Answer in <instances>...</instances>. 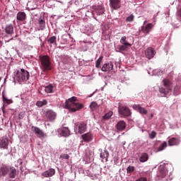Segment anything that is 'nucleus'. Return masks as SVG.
I'll list each match as a JSON object with an SVG mask.
<instances>
[{
	"label": "nucleus",
	"instance_id": "1",
	"mask_svg": "<svg viewBox=\"0 0 181 181\" xmlns=\"http://www.w3.org/2000/svg\"><path fill=\"white\" fill-rule=\"evenodd\" d=\"M77 97L73 96L65 101L64 108L69 110V112H76V111H80L82 108H84V105L76 102Z\"/></svg>",
	"mask_w": 181,
	"mask_h": 181
},
{
	"label": "nucleus",
	"instance_id": "2",
	"mask_svg": "<svg viewBox=\"0 0 181 181\" xmlns=\"http://www.w3.org/2000/svg\"><path fill=\"white\" fill-rule=\"evenodd\" d=\"M30 77L29 71L25 69L17 71L14 77L15 81H18L19 84H25Z\"/></svg>",
	"mask_w": 181,
	"mask_h": 181
},
{
	"label": "nucleus",
	"instance_id": "3",
	"mask_svg": "<svg viewBox=\"0 0 181 181\" xmlns=\"http://www.w3.org/2000/svg\"><path fill=\"white\" fill-rule=\"evenodd\" d=\"M172 90V82L169 79H163L161 87L159 88V93L161 97H166Z\"/></svg>",
	"mask_w": 181,
	"mask_h": 181
},
{
	"label": "nucleus",
	"instance_id": "4",
	"mask_svg": "<svg viewBox=\"0 0 181 181\" xmlns=\"http://www.w3.org/2000/svg\"><path fill=\"white\" fill-rule=\"evenodd\" d=\"M39 59L44 71H47L52 69V67L50 66V57L48 55H40Z\"/></svg>",
	"mask_w": 181,
	"mask_h": 181
},
{
	"label": "nucleus",
	"instance_id": "5",
	"mask_svg": "<svg viewBox=\"0 0 181 181\" xmlns=\"http://www.w3.org/2000/svg\"><path fill=\"white\" fill-rule=\"evenodd\" d=\"M119 42L122 45H117L116 52H125L128 47L132 46V45L127 40L126 36L122 37Z\"/></svg>",
	"mask_w": 181,
	"mask_h": 181
},
{
	"label": "nucleus",
	"instance_id": "6",
	"mask_svg": "<svg viewBox=\"0 0 181 181\" xmlns=\"http://www.w3.org/2000/svg\"><path fill=\"white\" fill-rule=\"evenodd\" d=\"M155 25H156V23H150L146 24V25H143L139 29V32L140 33L141 32L144 35H149L151 32H152L153 28H155Z\"/></svg>",
	"mask_w": 181,
	"mask_h": 181
},
{
	"label": "nucleus",
	"instance_id": "7",
	"mask_svg": "<svg viewBox=\"0 0 181 181\" xmlns=\"http://www.w3.org/2000/svg\"><path fill=\"white\" fill-rule=\"evenodd\" d=\"M87 129V125L84 122L78 123L74 127L76 134H84Z\"/></svg>",
	"mask_w": 181,
	"mask_h": 181
},
{
	"label": "nucleus",
	"instance_id": "8",
	"mask_svg": "<svg viewBox=\"0 0 181 181\" xmlns=\"http://www.w3.org/2000/svg\"><path fill=\"white\" fill-rule=\"evenodd\" d=\"M4 32L6 34V36H12L15 32V26L13 24H6L4 29Z\"/></svg>",
	"mask_w": 181,
	"mask_h": 181
},
{
	"label": "nucleus",
	"instance_id": "9",
	"mask_svg": "<svg viewBox=\"0 0 181 181\" xmlns=\"http://www.w3.org/2000/svg\"><path fill=\"white\" fill-rule=\"evenodd\" d=\"M118 112L120 115L124 117H129L131 115V110L128 107L126 106H119L118 107Z\"/></svg>",
	"mask_w": 181,
	"mask_h": 181
},
{
	"label": "nucleus",
	"instance_id": "10",
	"mask_svg": "<svg viewBox=\"0 0 181 181\" xmlns=\"http://www.w3.org/2000/svg\"><path fill=\"white\" fill-rule=\"evenodd\" d=\"M112 70H114V64L112 62L105 63L101 67V71L105 73H110V71H112Z\"/></svg>",
	"mask_w": 181,
	"mask_h": 181
},
{
	"label": "nucleus",
	"instance_id": "11",
	"mask_svg": "<svg viewBox=\"0 0 181 181\" xmlns=\"http://www.w3.org/2000/svg\"><path fill=\"white\" fill-rule=\"evenodd\" d=\"M132 108L133 110H135V111L139 112L141 115H146L148 114L146 109L145 107H142L141 105L134 104L132 105Z\"/></svg>",
	"mask_w": 181,
	"mask_h": 181
},
{
	"label": "nucleus",
	"instance_id": "12",
	"mask_svg": "<svg viewBox=\"0 0 181 181\" xmlns=\"http://www.w3.org/2000/svg\"><path fill=\"white\" fill-rule=\"evenodd\" d=\"M145 54L147 59L151 60V59H153L155 57V54H156V51L151 47H148L145 51Z\"/></svg>",
	"mask_w": 181,
	"mask_h": 181
},
{
	"label": "nucleus",
	"instance_id": "13",
	"mask_svg": "<svg viewBox=\"0 0 181 181\" xmlns=\"http://www.w3.org/2000/svg\"><path fill=\"white\" fill-rule=\"evenodd\" d=\"M110 8L117 11L121 8V0H110L109 4Z\"/></svg>",
	"mask_w": 181,
	"mask_h": 181
},
{
	"label": "nucleus",
	"instance_id": "14",
	"mask_svg": "<svg viewBox=\"0 0 181 181\" xmlns=\"http://www.w3.org/2000/svg\"><path fill=\"white\" fill-rule=\"evenodd\" d=\"M57 132L59 134L60 136H70V135H71L70 129H69V127L58 129Z\"/></svg>",
	"mask_w": 181,
	"mask_h": 181
},
{
	"label": "nucleus",
	"instance_id": "15",
	"mask_svg": "<svg viewBox=\"0 0 181 181\" xmlns=\"http://www.w3.org/2000/svg\"><path fill=\"white\" fill-rule=\"evenodd\" d=\"M57 114L54 112V111L49 110H47L46 112V117L47 118L48 121H50L51 122L54 121L56 119Z\"/></svg>",
	"mask_w": 181,
	"mask_h": 181
},
{
	"label": "nucleus",
	"instance_id": "16",
	"mask_svg": "<svg viewBox=\"0 0 181 181\" xmlns=\"http://www.w3.org/2000/svg\"><path fill=\"white\" fill-rule=\"evenodd\" d=\"M94 12L98 16L104 15L105 8L103 6H97L94 8Z\"/></svg>",
	"mask_w": 181,
	"mask_h": 181
},
{
	"label": "nucleus",
	"instance_id": "17",
	"mask_svg": "<svg viewBox=\"0 0 181 181\" xmlns=\"http://www.w3.org/2000/svg\"><path fill=\"white\" fill-rule=\"evenodd\" d=\"M31 129L33 132H34V134H35V135H37V136H43L45 135V132H43V130L40 129V128L37 127L33 126L31 127Z\"/></svg>",
	"mask_w": 181,
	"mask_h": 181
},
{
	"label": "nucleus",
	"instance_id": "18",
	"mask_svg": "<svg viewBox=\"0 0 181 181\" xmlns=\"http://www.w3.org/2000/svg\"><path fill=\"white\" fill-rule=\"evenodd\" d=\"M43 177L48 178L54 175V169L50 168L48 170H45L43 173L40 174Z\"/></svg>",
	"mask_w": 181,
	"mask_h": 181
},
{
	"label": "nucleus",
	"instance_id": "19",
	"mask_svg": "<svg viewBox=\"0 0 181 181\" xmlns=\"http://www.w3.org/2000/svg\"><path fill=\"white\" fill-rule=\"evenodd\" d=\"M39 30H45L46 29V22L45 21V17H41L38 20Z\"/></svg>",
	"mask_w": 181,
	"mask_h": 181
},
{
	"label": "nucleus",
	"instance_id": "20",
	"mask_svg": "<svg viewBox=\"0 0 181 181\" xmlns=\"http://www.w3.org/2000/svg\"><path fill=\"white\" fill-rule=\"evenodd\" d=\"M17 21L19 22H23V21L26 20V13L24 11H19L16 15Z\"/></svg>",
	"mask_w": 181,
	"mask_h": 181
},
{
	"label": "nucleus",
	"instance_id": "21",
	"mask_svg": "<svg viewBox=\"0 0 181 181\" xmlns=\"http://www.w3.org/2000/svg\"><path fill=\"white\" fill-rule=\"evenodd\" d=\"M163 144H168V145H170V146H177L179 144V140H177L176 138H171L168 141H163Z\"/></svg>",
	"mask_w": 181,
	"mask_h": 181
},
{
	"label": "nucleus",
	"instance_id": "22",
	"mask_svg": "<svg viewBox=\"0 0 181 181\" xmlns=\"http://www.w3.org/2000/svg\"><path fill=\"white\" fill-rule=\"evenodd\" d=\"M8 146V139L6 137L0 138V148H6Z\"/></svg>",
	"mask_w": 181,
	"mask_h": 181
},
{
	"label": "nucleus",
	"instance_id": "23",
	"mask_svg": "<svg viewBox=\"0 0 181 181\" xmlns=\"http://www.w3.org/2000/svg\"><path fill=\"white\" fill-rule=\"evenodd\" d=\"M48 45L52 47V45L53 46H57V37L56 36H52L47 40Z\"/></svg>",
	"mask_w": 181,
	"mask_h": 181
},
{
	"label": "nucleus",
	"instance_id": "24",
	"mask_svg": "<svg viewBox=\"0 0 181 181\" xmlns=\"http://www.w3.org/2000/svg\"><path fill=\"white\" fill-rule=\"evenodd\" d=\"M116 127L117 131H124L125 129V127H127V123H125V122L123 120H120L119 122H117Z\"/></svg>",
	"mask_w": 181,
	"mask_h": 181
},
{
	"label": "nucleus",
	"instance_id": "25",
	"mask_svg": "<svg viewBox=\"0 0 181 181\" xmlns=\"http://www.w3.org/2000/svg\"><path fill=\"white\" fill-rule=\"evenodd\" d=\"M45 91L47 94H52V93H54V86L52 83H49L45 86Z\"/></svg>",
	"mask_w": 181,
	"mask_h": 181
},
{
	"label": "nucleus",
	"instance_id": "26",
	"mask_svg": "<svg viewBox=\"0 0 181 181\" xmlns=\"http://www.w3.org/2000/svg\"><path fill=\"white\" fill-rule=\"evenodd\" d=\"M99 158H102L104 162L108 161V151H102V153H99Z\"/></svg>",
	"mask_w": 181,
	"mask_h": 181
},
{
	"label": "nucleus",
	"instance_id": "27",
	"mask_svg": "<svg viewBox=\"0 0 181 181\" xmlns=\"http://www.w3.org/2000/svg\"><path fill=\"white\" fill-rule=\"evenodd\" d=\"M10 172H11V168L1 167V168H0V176H6V173H8Z\"/></svg>",
	"mask_w": 181,
	"mask_h": 181
},
{
	"label": "nucleus",
	"instance_id": "28",
	"mask_svg": "<svg viewBox=\"0 0 181 181\" xmlns=\"http://www.w3.org/2000/svg\"><path fill=\"white\" fill-rule=\"evenodd\" d=\"M103 59L104 57L103 55L100 56V57L95 62V68L101 69V63H103Z\"/></svg>",
	"mask_w": 181,
	"mask_h": 181
},
{
	"label": "nucleus",
	"instance_id": "29",
	"mask_svg": "<svg viewBox=\"0 0 181 181\" xmlns=\"http://www.w3.org/2000/svg\"><path fill=\"white\" fill-rule=\"evenodd\" d=\"M37 107H39L40 108L45 106L47 105V100L43 99L42 100H38L36 103Z\"/></svg>",
	"mask_w": 181,
	"mask_h": 181
},
{
	"label": "nucleus",
	"instance_id": "30",
	"mask_svg": "<svg viewBox=\"0 0 181 181\" xmlns=\"http://www.w3.org/2000/svg\"><path fill=\"white\" fill-rule=\"evenodd\" d=\"M8 175V178H16V168H11V172L6 173Z\"/></svg>",
	"mask_w": 181,
	"mask_h": 181
},
{
	"label": "nucleus",
	"instance_id": "31",
	"mask_svg": "<svg viewBox=\"0 0 181 181\" xmlns=\"http://www.w3.org/2000/svg\"><path fill=\"white\" fill-rule=\"evenodd\" d=\"M89 108H90L91 111H95V110L98 108V104L97 103V102L93 101L90 104Z\"/></svg>",
	"mask_w": 181,
	"mask_h": 181
},
{
	"label": "nucleus",
	"instance_id": "32",
	"mask_svg": "<svg viewBox=\"0 0 181 181\" xmlns=\"http://www.w3.org/2000/svg\"><path fill=\"white\" fill-rule=\"evenodd\" d=\"M181 93V86L180 85H176L174 88V95H179Z\"/></svg>",
	"mask_w": 181,
	"mask_h": 181
},
{
	"label": "nucleus",
	"instance_id": "33",
	"mask_svg": "<svg viewBox=\"0 0 181 181\" xmlns=\"http://www.w3.org/2000/svg\"><path fill=\"white\" fill-rule=\"evenodd\" d=\"M167 146H169L167 143L160 144V146H158V152L164 151V148H167Z\"/></svg>",
	"mask_w": 181,
	"mask_h": 181
},
{
	"label": "nucleus",
	"instance_id": "34",
	"mask_svg": "<svg viewBox=\"0 0 181 181\" xmlns=\"http://www.w3.org/2000/svg\"><path fill=\"white\" fill-rule=\"evenodd\" d=\"M114 112L112 111H109L105 115L103 116V119H110L112 117Z\"/></svg>",
	"mask_w": 181,
	"mask_h": 181
},
{
	"label": "nucleus",
	"instance_id": "35",
	"mask_svg": "<svg viewBox=\"0 0 181 181\" xmlns=\"http://www.w3.org/2000/svg\"><path fill=\"white\" fill-rule=\"evenodd\" d=\"M153 74H154V76H163V70L161 69H155L153 71Z\"/></svg>",
	"mask_w": 181,
	"mask_h": 181
},
{
	"label": "nucleus",
	"instance_id": "36",
	"mask_svg": "<svg viewBox=\"0 0 181 181\" xmlns=\"http://www.w3.org/2000/svg\"><path fill=\"white\" fill-rule=\"evenodd\" d=\"M139 161L141 163H145L147 161V153L141 154V158H139Z\"/></svg>",
	"mask_w": 181,
	"mask_h": 181
},
{
	"label": "nucleus",
	"instance_id": "37",
	"mask_svg": "<svg viewBox=\"0 0 181 181\" xmlns=\"http://www.w3.org/2000/svg\"><path fill=\"white\" fill-rule=\"evenodd\" d=\"M2 98L4 103H6V104H11V99H8V98L6 97V95H5V94H4V93H2Z\"/></svg>",
	"mask_w": 181,
	"mask_h": 181
},
{
	"label": "nucleus",
	"instance_id": "38",
	"mask_svg": "<svg viewBox=\"0 0 181 181\" xmlns=\"http://www.w3.org/2000/svg\"><path fill=\"white\" fill-rule=\"evenodd\" d=\"M81 138H82V142H83V143H88V142L91 141V137L82 136Z\"/></svg>",
	"mask_w": 181,
	"mask_h": 181
},
{
	"label": "nucleus",
	"instance_id": "39",
	"mask_svg": "<svg viewBox=\"0 0 181 181\" xmlns=\"http://www.w3.org/2000/svg\"><path fill=\"white\" fill-rule=\"evenodd\" d=\"M134 18H135V16H134V14H131L130 16L127 17L126 21L127 22H134Z\"/></svg>",
	"mask_w": 181,
	"mask_h": 181
},
{
	"label": "nucleus",
	"instance_id": "40",
	"mask_svg": "<svg viewBox=\"0 0 181 181\" xmlns=\"http://www.w3.org/2000/svg\"><path fill=\"white\" fill-rule=\"evenodd\" d=\"M134 170H135V168L133 166H128V168H126V173H132Z\"/></svg>",
	"mask_w": 181,
	"mask_h": 181
},
{
	"label": "nucleus",
	"instance_id": "41",
	"mask_svg": "<svg viewBox=\"0 0 181 181\" xmlns=\"http://www.w3.org/2000/svg\"><path fill=\"white\" fill-rule=\"evenodd\" d=\"M69 57H64L62 58V62L64 64H67L69 63Z\"/></svg>",
	"mask_w": 181,
	"mask_h": 181
},
{
	"label": "nucleus",
	"instance_id": "42",
	"mask_svg": "<svg viewBox=\"0 0 181 181\" xmlns=\"http://www.w3.org/2000/svg\"><path fill=\"white\" fill-rule=\"evenodd\" d=\"M164 176H167V170H160V177L163 178Z\"/></svg>",
	"mask_w": 181,
	"mask_h": 181
},
{
	"label": "nucleus",
	"instance_id": "43",
	"mask_svg": "<svg viewBox=\"0 0 181 181\" xmlns=\"http://www.w3.org/2000/svg\"><path fill=\"white\" fill-rule=\"evenodd\" d=\"M62 40L63 43H69V40H67V35H63L62 37Z\"/></svg>",
	"mask_w": 181,
	"mask_h": 181
},
{
	"label": "nucleus",
	"instance_id": "44",
	"mask_svg": "<svg viewBox=\"0 0 181 181\" xmlns=\"http://www.w3.org/2000/svg\"><path fill=\"white\" fill-rule=\"evenodd\" d=\"M60 158H62V159H69V155H67V154L60 155Z\"/></svg>",
	"mask_w": 181,
	"mask_h": 181
},
{
	"label": "nucleus",
	"instance_id": "45",
	"mask_svg": "<svg viewBox=\"0 0 181 181\" xmlns=\"http://www.w3.org/2000/svg\"><path fill=\"white\" fill-rule=\"evenodd\" d=\"M136 181H147V178L141 177V178H138V180H136Z\"/></svg>",
	"mask_w": 181,
	"mask_h": 181
},
{
	"label": "nucleus",
	"instance_id": "46",
	"mask_svg": "<svg viewBox=\"0 0 181 181\" xmlns=\"http://www.w3.org/2000/svg\"><path fill=\"white\" fill-rule=\"evenodd\" d=\"M150 136H156V132L155 131L151 132Z\"/></svg>",
	"mask_w": 181,
	"mask_h": 181
},
{
	"label": "nucleus",
	"instance_id": "47",
	"mask_svg": "<svg viewBox=\"0 0 181 181\" xmlns=\"http://www.w3.org/2000/svg\"><path fill=\"white\" fill-rule=\"evenodd\" d=\"M95 93H97V90H95L93 93L90 94L88 97V98L93 97V95H94Z\"/></svg>",
	"mask_w": 181,
	"mask_h": 181
},
{
	"label": "nucleus",
	"instance_id": "48",
	"mask_svg": "<svg viewBox=\"0 0 181 181\" xmlns=\"http://www.w3.org/2000/svg\"><path fill=\"white\" fill-rule=\"evenodd\" d=\"M17 163H18V165H21L23 163V162L21 159H18V160H17Z\"/></svg>",
	"mask_w": 181,
	"mask_h": 181
},
{
	"label": "nucleus",
	"instance_id": "49",
	"mask_svg": "<svg viewBox=\"0 0 181 181\" xmlns=\"http://www.w3.org/2000/svg\"><path fill=\"white\" fill-rule=\"evenodd\" d=\"M29 11H33L34 9H36V7H28Z\"/></svg>",
	"mask_w": 181,
	"mask_h": 181
},
{
	"label": "nucleus",
	"instance_id": "50",
	"mask_svg": "<svg viewBox=\"0 0 181 181\" xmlns=\"http://www.w3.org/2000/svg\"><path fill=\"white\" fill-rule=\"evenodd\" d=\"M18 118L19 119H22V118H23V116L22 115H19Z\"/></svg>",
	"mask_w": 181,
	"mask_h": 181
},
{
	"label": "nucleus",
	"instance_id": "51",
	"mask_svg": "<svg viewBox=\"0 0 181 181\" xmlns=\"http://www.w3.org/2000/svg\"><path fill=\"white\" fill-rule=\"evenodd\" d=\"M161 127L163 128V129H165V124H161Z\"/></svg>",
	"mask_w": 181,
	"mask_h": 181
},
{
	"label": "nucleus",
	"instance_id": "52",
	"mask_svg": "<svg viewBox=\"0 0 181 181\" xmlns=\"http://www.w3.org/2000/svg\"><path fill=\"white\" fill-rule=\"evenodd\" d=\"M11 40H13V37L11 38L9 40H8L7 42H11Z\"/></svg>",
	"mask_w": 181,
	"mask_h": 181
},
{
	"label": "nucleus",
	"instance_id": "53",
	"mask_svg": "<svg viewBox=\"0 0 181 181\" xmlns=\"http://www.w3.org/2000/svg\"><path fill=\"white\" fill-rule=\"evenodd\" d=\"M81 136H87V134H83V135H81Z\"/></svg>",
	"mask_w": 181,
	"mask_h": 181
},
{
	"label": "nucleus",
	"instance_id": "54",
	"mask_svg": "<svg viewBox=\"0 0 181 181\" xmlns=\"http://www.w3.org/2000/svg\"><path fill=\"white\" fill-rule=\"evenodd\" d=\"M145 23H146V21L144 22V26H145Z\"/></svg>",
	"mask_w": 181,
	"mask_h": 181
},
{
	"label": "nucleus",
	"instance_id": "55",
	"mask_svg": "<svg viewBox=\"0 0 181 181\" xmlns=\"http://www.w3.org/2000/svg\"><path fill=\"white\" fill-rule=\"evenodd\" d=\"M68 35H69V37H71V34L69 33Z\"/></svg>",
	"mask_w": 181,
	"mask_h": 181
},
{
	"label": "nucleus",
	"instance_id": "56",
	"mask_svg": "<svg viewBox=\"0 0 181 181\" xmlns=\"http://www.w3.org/2000/svg\"><path fill=\"white\" fill-rule=\"evenodd\" d=\"M174 128H179V127H177V125H175Z\"/></svg>",
	"mask_w": 181,
	"mask_h": 181
},
{
	"label": "nucleus",
	"instance_id": "57",
	"mask_svg": "<svg viewBox=\"0 0 181 181\" xmlns=\"http://www.w3.org/2000/svg\"><path fill=\"white\" fill-rule=\"evenodd\" d=\"M151 118H153V114H151Z\"/></svg>",
	"mask_w": 181,
	"mask_h": 181
},
{
	"label": "nucleus",
	"instance_id": "58",
	"mask_svg": "<svg viewBox=\"0 0 181 181\" xmlns=\"http://www.w3.org/2000/svg\"><path fill=\"white\" fill-rule=\"evenodd\" d=\"M152 138H155V137L151 136V137H150V139H152Z\"/></svg>",
	"mask_w": 181,
	"mask_h": 181
},
{
	"label": "nucleus",
	"instance_id": "59",
	"mask_svg": "<svg viewBox=\"0 0 181 181\" xmlns=\"http://www.w3.org/2000/svg\"><path fill=\"white\" fill-rule=\"evenodd\" d=\"M1 80H2V78L0 76V81H1Z\"/></svg>",
	"mask_w": 181,
	"mask_h": 181
}]
</instances>
